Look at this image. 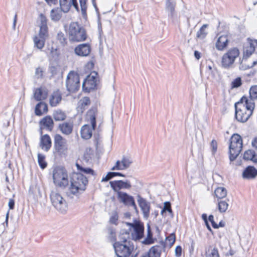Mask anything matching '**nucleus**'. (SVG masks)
I'll return each mask as SVG.
<instances>
[{
  "label": "nucleus",
  "instance_id": "obj_41",
  "mask_svg": "<svg viewBox=\"0 0 257 257\" xmlns=\"http://www.w3.org/2000/svg\"><path fill=\"white\" fill-rule=\"evenodd\" d=\"M93 156V151L90 148H87L83 155V160L88 163Z\"/></svg>",
  "mask_w": 257,
  "mask_h": 257
},
{
  "label": "nucleus",
  "instance_id": "obj_11",
  "mask_svg": "<svg viewBox=\"0 0 257 257\" xmlns=\"http://www.w3.org/2000/svg\"><path fill=\"white\" fill-rule=\"evenodd\" d=\"M69 40L71 42H78L80 40V25L78 22L70 24L68 31Z\"/></svg>",
  "mask_w": 257,
  "mask_h": 257
},
{
  "label": "nucleus",
  "instance_id": "obj_53",
  "mask_svg": "<svg viewBox=\"0 0 257 257\" xmlns=\"http://www.w3.org/2000/svg\"><path fill=\"white\" fill-rule=\"evenodd\" d=\"M43 69L41 67H38L36 69L35 76L36 78H42L43 76Z\"/></svg>",
  "mask_w": 257,
  "mask_h": 257
},
{
  "label": "nucleus",
  "instance_id": "obj_7",
  "mask_svg": "<svg viewBox=\"0 0 257 257\" xmlns=\"http://www.w3.org/2000/svg\"><path fill=\"white\" fill-rule=\"evenodd\" d=\"M239 55V50L233 48L223 54L221 59V65L223 68H229L232 67L235 60Z\"/></svg>",
  "mask_w": 257,
  "mask_h": 257
},
{
  "label": "nucleus",
  "instance_id": "obj_10",
  "mask_svg": "<svg viewBox=\"0 0 257 257\" xmlns=\"http://www.w3.org/2000/svg\"><path fill=\"white\" fill-rule=\"evenodd\" d=\"M252 54L256 57V60L252 61L251 67L254 66L257 63V40H249L248 43L244 48L243 59H247Z\"/></svg>",
  "mask_w": 257,
  "mask_h": 257
},
{
  "label": "nucleus",
  "instance_id": "obj_36",
  "mask_svg": "<svg viewBox=\"0 0 257 257\" xmlns=\"http://www.w3.org/2000/svg\"><path fill=\"white\" fill-rule=\"evenodd\" d=\"M155 239L153 237V234L151 230L150 225L148 226L147 228V235L145 238L143 243L145 244H150L154 242Z\"/></svg>",
  "mask_w": 257,
  "mask_h": 257
},
{
  "label": "nucleus",
  "instance_id": "obj_21",
  "mask_svg": "<svg viewBox=\"0 0 257 257\" xmlns=\"http://www.w3.org/2000/svg\"><path fill=\"white\" fill-rule=\"evenodd\" d=\"M164 245L160 242L158 244L152 246L147 254L150 257H160L162 252H165Z\"/></svg>",
  "mask_w": 257,
  "mask_h": 257
},
{
  "label": "nucleus",
  "instance_id": "obj_12",
  "mask_svg": "<svg viewBox=\"0 0 257 257\" xmlns=\"http://www.w3.org/2000/svg\"><path fill=\"white\" fill-rule=\"evenodd\" d=\"M113 245L117 257H128L132 252V248L127 244L115 242Z\"/></svg>",
  "mask_w": 257,
  "mask_h": 257
},
{
  "label": "nucleus",
  "instance_id": "obj_61",
  "mask_svg": "<svg viewBox=\"0 0 257 257\" xmlns=\"http://www.w3.org/2000/svg\"><path fill=\"white\" fill-rule=\"evenodd\" d=\"M10 209H13L15 205V201L13 199H10L8 203Z\"/></svg>",
  "mask_w": 257,
  "mask_h": 257
},
{
  "label": "nucleus",
  "instance_id": "obj_26",
  "mask_svg": "<svg viewBox=\"0 0 257 257\" xmlns=\"http://www.w3.org/2000/svg\"><path fill=\"white\" fill-rule=\"evenodd\" d=\"M257 175V170L252 166L246 167L242 173V177L245 179H251Z\"/></svg>",
  "mask_w": 257,
  "mask_h": 257
},
{
  "label": "nucleus",
  "instance_id": "obj_45",
  "mask_svg": "<svg viewBox=\"0 0 257 257\" xmlns=\"http://www.w3.org/2000/svg\"><path fill=\"white\" fill-rule=\"evenodd\" d=\"M45 157L44 155L38 154V163L42 169H44L47 166V163L45 160Z\"/></svg>",
  "mask_w": 257,
  "mask_h": 257
},
{
  "label": "nucleus",
  "instance_id": "obj_34",
  "mask_svg": "<svg viewBox=\"0 0 257 257\" xmlns=\"http://www.w3.org/2000/svg\"><path fill=\"white\" fill-rule=\"evenodd\" d=\"M243 159L245 160H251L253 162L257 163V155L251 150L245 151L244 153Z\"/></svg>",
  "mask_w": 257,
  "mask_h": 257
},
{
  "label": "nucleus",
  "instance_id": "obj_3",
  "mask_svg": "<svg viewBox=\"0 0 257 257\" xmlns=\"http://www.w3.org/2000/svg\"><path fill=\"white\" fill-rule=\"evenodd\" d=\"M229 145V160H235L240 154L242 148V140L240 135L234 134L230 138Z\"/></svg>",
  "mask_w": 257,
  "mask_h": 257
},
{
  "label": "nucleus",
  "instance_id": "obj_22",
  "mask_svg": "<svg viewBox=\"0 0 257 257\" xmlns=\"http://www.w3.org/2000/svg\"><path fill=\"white\" fill-rule=\"evenodd\" d=\"M95 175L93 170L89 168H84L81 166V183L86 186L88 183L89 176Z\"/></svg>",
  "mask_w": 257,
  "mask_h": 257
},
{
  "label": "nucleus",
  "instance_id": "obj_39",
  "mask_svg": "<svg viewBox=\"0 0 257 257\" xmlns=\"http://www.w3.org/2000/svg\"><path fill=\"white\" fill-rule=\"evenodd\" d=\"M130 233L125 230H121L118 236L120 240L126 244H127V240L130 238Z\"/></svg>",
  "mask_w": 257,
  "mask_h": 257
},
{
  "label": "nucleus",
  "instance_id": "obj_1",
  "mask_svg": "<svg viewBox=\"0 0 257 257\" xmlns=\"http://www.w3.org/2000/svg\"><path fill=\"white\" fill-rule=\"evenodd\" d=\"M254 106L252 100L242 97L235 104L236 119L241 122H246L252 115Z\"/></svg>",
  "mask_w": 257,
  "mask_h": 257
},
{
  "label": "nucleus",
  "instance_id": "obj_47",
  "mask_svg": "<svg viewBox=\"0 0 257 257\" xmlns=\"http://www.w3.org/2000/svg\"><path fill=\"white\" fill-rule=\"evenodd\" d=\"M168 211L171 216L173 217V211L171 209V203L169 202H166L164 203L163 209L161 211V214L163 215L164 213Z\"/></svg>",
  "mask_w": 257,
  "mask_h": 257
},
{
  "label": "nucleus",
  "instance_id": "obj_4",
  "mask_svg": "<svg viewBox=\"0 0 257 257\" xmlns=\"http://www.w3.org/2000/svg\"><path fill=\"white\" fill-rule=\"evenodd\" d=\"M53 179L54 184L60 187H65L68 184L67 172L63 167H58L54 169Z\"/></svg>",
  "mask_w": 257,
  "mask_h": 257
},
{
  "label": "nucleus",
  "instance_id": "obj_38",
  "mask_svg": "<svg viewBox=\"0 0 257 257\" xmlns=\"http://www.w3.org/2000/svg\"><path fill=\"white\" fill-rule=\"evenodd\" d=\"M214 193L217 198L222 199L226 197L227 191L224 188L219 187L215 190Z\"/></svg>",
  "mask_w": 257,
  "mask_h": 257
},
{
  "label": "nucleus",
  "instance_id": "obj_9",
  "mask_svg": "<svg viewBox=\"0 0 257 257\" xmlns=\"http://www.w3.org/2000/svg\"><path fill=\"white\" fill-rule=\"evenodd\" d=\"M126 224L131 227V238L133 240H140L144 236V227L142 223L136 220L134 223L126 222Z\"/></svg>",
  "mask_w": 257,
  "mask_h": 257
},
{
  "label": "nucleus",
  "instance_id": "obj_56",
  "mask_svg": "<svg viewBox=\"0 0 257 257\" xmlns=\"http://www.w3.org/2000/svg\"><path fill=\"white\" fill-rule=\"evenodd\" d=\"M241 78L239 77H238L234 79L232 82V88H237L239 86H240L241 85Z\"/></svg>",
  "mask_w": 257,
  "mask_h": 257
},
{
  "label": "nucleus",
  "instance_id": "obj_32",
  "mask_svg": "<svg viewBox=\"0 0 257 257\" xmlns=\"http://www.w3.org/2000/svg\"><path fill=\"white\" fill-rule=\"evenodd\" d=\"M59 128L63 134L68 135L71 133L73 125L71 123L65 122L60 124Z\"/></svg>",
  "mask_w": 257,
  "mask_h": 257
},
{
  "label": "nucleus",
  "instance_id": "obj_6",
  "mask_svg": "<svg viewBox=\"0 0 257 257\" xmlns=\"http://www.w3.org/2000/svg\"><path fill=\"white\" fill-rule=\"evenodd\" d=\"M50 199L53 206L59 212L65 213L67 210V204L65 199L57 191H52Z\"/></svg>",
  "mask_w": 257,
  "mask_h": 257
},
{
  "label": "nucleus",
  "instance_id": "obj_20",
  "mask_svg": "<svg viewBox=\"0 0 257 257\" xmlns=\"http://www.w3.org/2000/svg\"><path fill=\"white\" fill-rule=\"evenodd\" d=\"M60 9L64 13H67L72 5L77 12L79 11L76 0H59Z\"/></svg>",
  "mask_w": 257,
  "mask_h": 257
},
{
  "label": "nucleus",
  "instance_id": "obj_14",
  "mask_svg": "<svg viewBox=\"0 0 257 257\" xmlns=\"http://www.w3.org/2000/svg\"><path fill=\"white\" fill-rule=\"evenodd\" d=\"M54 148L59 154H65L68 150L66 140L60 135H56L54 137Z\"/></svg>",
  "mask_w": 257,
  "mask_h": 257
},
{
  "label": "nucleus",
  "instance_id": "obj_25",
  "mask_svg": "<svg viewBox=\"0 0 257 257\" xmlns=\"http://www.w3.org/2000/svg\"><path fill=\"white\" fill-rule=\"evenodd\" d=\"M48 95V90L45 87L37 88L34 92V97L37 101L44 100L46 98Z\"/></svg>",
  "mask_w": 257,
  "mask_h": 257
},
{
  "label": "nucleus",
  "instance_id": "obj_8",
  "mask_svg": "<svg viewBox=\"0 0 257 257\" xmlns=\"http://www.w3.org/2000/svg\"><path fill=\"white\" fill-rule=\"evenodd\" d=\"M80 78L78 73L74 71H70L67 76L66 87L70 92H75L79 88Z\"/></svg>",
  "mask_w": 257,
  "mask_h": 257
},
{
  "label": "nucleus",
  "instance_id": "obj_18",
  "mask_svg": "<svg viewBox=\"0 0 257 257\" xmlns=\"http://www.w3.org/2000/svg\"><path fill=\"white\" fill-rule=\"evenodd\" d=\"M137 201L143 212L144 217L148 219L150 216V203L139 195L137 196Z\"/></svg>",
  "mask_w": 257,
  "mask_h": 257
},
{
  "label": "nucleus",
  "instance_id": "obj_37",
  "mask_svg": "<svg viewBox=\"0 0 257 257\" xmlns=\"http://www.w3.org/2000/svg\"><path fill=\"white\" fill-rule=\"evenodd\" d=\"M207 24H204L197 32L196 38L202 40L204 39L207 35V32L206 31V29L207 28Z\"/></svg>",
  "mask_w": 257,
  "mask_h": 257
},
{
  "label": "nucleus",
  "instance_id": "obj_63",
  "mask_svg": "<svg viewBox=\"0 0 257 257\" xmlns=\"http://www.w3.org/2000/svg\"><path fill=\"white\" fill-rule=\"evenodd\" d=\"M48 5L51 6L56 4L57 0H45Z\"/></svg>",
  "mask_w": 257,
  "mask_h": 257
},
{
  "label": "nucleus",
  "instance_id": "obj_28",
  "mask_svg": "<svg viewBox=\"0 0 257 257\" xmlns=\"http://www.w3.org/2000/svg\"><path fill=\"white\" fill-rule=\"evenodd\" d=\"M38 22L40 27V32H48L47 20L46 17L43 14L40 15Z\"/></svg>",
  "mask_w": 257,
  "mask_h": 257
},
{
  "label": "nucleus",
  "instance_id": "obj_60",
  "mask_svg": "<svg viewBox=\"0 0 257 257\" xmlns=\"http://www.w3.org/2000/svg\"><path fill=\"white\" fill-rule=\"evenodd\" d=\"M211 147L212 148V151L213 152H215L217 148V142L215 140H212L211 143Z\"/></svg>",
  "mask_w": 257,
  "mask_h": 257
},
{
  "label": "nucleus",
  "instance_id": "obj_33",
  "mask_svg": "<svg viewBox=\"0 0 257 257\" xmlns=\"http://www.w3.org/2000/svg\"><path fill=\"white\" fill-rule=\"evenodd\" d=\"M48 111L47 105L44 102H40L35 108V113L37 115H41L43 113Z\"/></svg>",
  "mask_w": 257,
  "mask_h": 257
},
{
  "label": "nucleus",
  "instance_id": "obj_29",
  "mask_svg": "<svg viewBox=\"0 0 257 257\" xmlns=\"http://www.w3.org/2000/svg\"><path fill=\"white\" fill-rule=\"evenodd\" d=\"M41 128H46L51 131L53 126V121L50 116L43 118L40 121Z\"/></svg>",
  "mask_w": 257,
  "mask_h": 257
},
{
  "label": "nucleus",
  "instance_id": "obj_19",
  "mask_svg": "<svg viewBox=\"0 0 257 257\" xmlns=\"http://www.w3.org/2000/svg\"><path fill=\"white\" fill-rule=\"evenodd\" d=\"M48 37V33L40 32L34 36L33 41L34 46L38 49H42L45 45L46 39Z\"/></svg>",
  "mask_w": 257,
  "mask_h": 257
},
{
  "label": "nucleus",
  "instance_id": "obj_13",
  "mask_svg": "<svg viewBox=\"0 0 257 257\" xmlns=\"http://www.w3.org/2000/svg\"><path fill=\"white\" fill-rule=\"evenodd\" d=\"M80 187V174L78 172L73 173L71 178V185L69 188L68 195L71 194L76 195L79 193Z\"/></svg>",
  "mask_w": 257,
  "mask_h": 257
},
{
  "label": "nucleus",
  "instance_id": "obj_57",
  "mask_svg": "<svg viewBox=\"0 0 257 257\" xmlns=\"http://www.w3.org/2000/svg\"><path fill=\"white\" fill-rule=\"evenodd\" d=\"M208 220L211 222V224L213 228H218L219 226L217 224L214 220V216L212 215H210L208 217Z\"/></svg>",
  "mask_w": 257,
  "mask_h": 257
},
{
  "label": "nucleus",
  "instance_id": "obj_35",
  "mask_svg": "<svg viewBox=\"0 0 257 257\" xmlns=\"http://www.w3.org/2000/svg\"><path fill=\"white\" fill-rule=\"evenodd\" d=\"M61 10L59 8L52 9L51 11L50 17L53 21H58L62 17Z\"/></svg>",
  "mask_w": 257,
  "mask_h": 257
},
{
  "label": "nucleus",
  "instance_id": "obj_59",
  "mask_svg": "<svg viewBox=\"0 0 257 257\" xmlns=\"http://www.w3.org/2000/svg\"><path fill=\"white\" fill-rule=\"evenodd\" d=\"M182 247L180 246H176L175 248V255L177 257H180L181 255Z\"/></svg>",
  "mask_w": 257,
  "mask_h": 257
},
{
  "label": "nucleus",
  "instance_id": "obj_16",
  "mask_svg": "<svg viewBox=\"0 0 257 257\" xmlns=\"http://www.w3.org/2000/svg\"><path fill=\"white\" fill-rule=\"evenodd\" d=\"M117 197L119 202L127 206H132L135 210H137V207L133 196L130 195L126 192H118Z\"/></svg>",
  "mask_w": 257,
  "mask_h": 257
},
{
  "label": "nucleus",
  "instance_id": "obj_48",
  "mask_svg": "<svg viewBox=\"0 0 257 257\" xmlns=\"http://www.w3.org/2000/svg\"><path fill=\"white\" fill-rule=\"evenodd\" d=\"M250 99L253 101V99H257V85H254L250 87L249 90Z\"/></svg>",
  "mask_w": 257,
  "mask_h": 257
},
{
  "label": "nucleus",
  "instance_id": "obj_64",
  "mask_svg": "<svg viewBox=\"0 0 257 257\" xmlns=\"http://www.w3.org/2000/svg\"><path fill=\"white\" fill-rule=\"evenodd\" d=\"M252 145L257 149V137L252 141Z\"/></svg>",
  "mask_w": 257,
  "mask_h": 257
},
{
  "label": "nucleus",
  "instance_id": "obj_51",
  "mask_svg": "<svg viewBox=\"0 0 257 257\" xmlns=\"http://www.w3.org/2000/svg\"><path fill=\"white\" fill-rule=\"evenodd\" d=\"M94 67V60L93 57L91 56V60H90L84 66V70L86 72H88L91 70Z\"/></svg>",
  "mask_w": 257,
  "mask_h": 257
},
{
  "label": "nucleus",
  "instance_id": "obj_24",
  "mask_svg": "<svg viewBox=\"0 0 257 257\" xmlns=\"http://www.w3.org/2000/svg\"><path fill=\"white\" fill-rule=\"evenodd\" d=\"M52 145L51 139L48 135H42L40 139V147L41 148L47 152L49 150Z\"/></svg>",
  "mask_w": 257,
  "mask_h": 257
},
{
  "label": "nucleus",
  "instance_id": "obj_2",
  "mask_svg": "<svg viewBox=\"0 0 257 257\" xmlns=\"http://www.w3.org/2000/svg\"><path fill=\"white\" fill-rule=\"evenodd\" d=\"M97 109L95 107L91 108L87 112L85 119L87 121H90L92 128L88 124H85L81 127V138L87 140L92 137V130H94L96 127V114Z\"/></svg>",
  "mask_w": 257,
  "mask_h": 257
},
{
  "label": "nucleus",
  "instance_id": "obj_15",
  "mask_svg": "<svg viewBox=\"0 0 257 257\" xmlns=\"http://www.w3.org/2000/svg\"><path fill=\"white\" fill-rule=\"evenodd\" d=\"M109 184L113 190L116 192L117 195L118 192H123L120 191L121 189H130L132 187V185L129 180H117L109 182Z\"/></svg>",
  "mask_w": 257,
  "mask_h": 257
},
{
  "label": "nucleus",
  "instance_id": "obj_31",
  "mask_svg": "<svg viewBox=\"0 0 257 257\" xmlns=\"http://www.w3.org/2000/svg\"><path fill=\"white\" fill-rule=\"evenodd\" d=\"M175 241V235L172 233L170 234L168 237H166L165 241H161L160 242L161 244H163L164 246V248H170L174 244Z\"/></svg>",
  "mask_w": 257,
  "mask_h": 257
},
{
  "label": "nucleus",
  "instance_id": "obj_50",
  "mask_svg": "<svg viewBox=\"0 0 257 257\" xmlns=\"http://www.w3.org/2000/svg\"><path fill=\"white\" fill-rule=\"evenodd\" d=\"M118 216L116 211H113L111 213V216L109 219V222L112 224L116 225L117 224Z\"/></svg>",
  "mask_w": 257,
  "mask_h": 257
},
{
  "label": "nucleus",
  "instance_id": "obj_55",
  "mask_svg": "<svg viewBox=\"0 0 257 257\" xmlns=\"http://www.w3.org/2000/svg\"><path fill=\"white\" fill-rule=\"evenodd\" d=\"M114 177V172H109L105 177L102 178L101 182H107Z\"/></svg>",
  "mask_w": 257,
  "mask_h": 257
},
{
  "label": "nucleus",
  "instance_id": "obj_44",
  "mask_svg": "<svg viewBox=\"0 0 257 257\" xmlns=\"http://www.w3.org/2000/svg\"><path fill=\"white\" fill-rule=\"evenodd\" d=\"M82 3V1H81V4ZM83 19L84 20V25L85 26L89 25V22L87 21V17L86 14V7L85 6H83L81 4V19Z\"/></svg>",
  "mask_w": 257,
  "mask_h": 257
},
{
  "label": "nucleus",
  "instance_id": "obj_30",
  "mask_svg": "<svg viewBox=\"0 0 257 257\" xmlns=\"http://www.w3.org/2000/svg\"><path fill=\"white\" fill-rule=\"evenodd\" d=\"M91 40L89 38V42L81 44V56H88L90 55L91 51Z\"/></svg>",
  "mask_w": 257,
  "mask_h": 257
},
{
  "label": "nucleus",
  "instance_id": "obj_49",
  "mask_svg": "<svg viewBox=\"0 0 257 257\" xmlns=\"http://www.w3.org/2000/svg\"><path fill=\"white\" fill-rule=\"evenodd\" d=\"M176 4L174 1H168L166 2V8L167 10L170 12L171 15H173L175 7Z\"/></svg>",
  "mask_w": 257,
  "mask_h": 257
},
{
  "label": "nucleus",
  "instance_id": "obj_54",
  "mask_svg": "<svg viewBox=\"0 0 257 257\" xmlns=\"http://www.w3.org/2000/svg\"><path fill=\"white\" fill-rule=\"evenodd\" d=\"M91 101L88 97H84L81 100V108L83 106H88L90 104ZM83 111L81 110V113Z\"/></svg>",
  "mask_w": 257,
  "mask_h": 257
},
{
  "label": "nucleus",
  "instance_id": "obj_27",
  "mask_svg": "<svg viewBox=\"0 0 257 257\" xmlns=\"http://www.w3.org/2000/svg\"><path fill=\"white\" fill-rule=\"evenodd\" d=\"M62 99L61 94L58 90L53 92L50 97V104L52 106H56L60 103Z\"/></svg>",
  "mask_w": 257,
  "mask_h": 257
},
{
  "label": "nucleus",
  "instance_id": "obj_5",
  "mask_svg": "<svg viewBox=\"0 0 257 257\" xmlns=\"http://www.w3.org/2000/svg\"><path fill=\"white\" fill-rule=\"evenodd\" d=\"M97 76V73L93 71L86 77L82 84L84 92L89 93L97 89L99 83Z\"/></svg>",
  "mask_w": 257,
  "mask_h": 257
},
{
  "label": "nucleus",
  "instance_id": "obj_58",
  "mask_svg": "<svg viewBox=\"0 0 257 257\" xmlns=\"http://www.w3.org/2000/svg\"><path fill=\"white\" fill-rule=\"evenodd\" d=\"M89 38L86 34L85 30L81 28V41H85L87 39L89 40Z\"/></svg>",
  "mask_w": 257,
  "mask_h": 257
},
{
  "label": "nucleus",
  "instance_id": "obj_17",
  "mask_svg": "<svg viewBox=\"0 0 257 257\" xmlns=\"http://www.w3.org/2000/svg\"><path fill=\"white\" fill-rule=\"evenodd\" d=\"M133 163L132 158L129 156H123L121 161L117 160L111 170H123L128 168Z\"/></svg>",
  "mask_w": 257,
  "mask_h": 257
},
{
  "label": "nucleus",
  "instance_id": "obj_52",
  "mask_svg": "<svg viewBox=\"0 0 257 257\" xmlns=\"http://www.w3.org/2000/svg\"><path fill=\"white\" fill-rule=\"evenodd\" d=\"M59 55V52L56 48L51 47L50 52V56L53 59H56Z\"/></svg>",
  "mask_w": 257,
  "mask_h": 257
},
{
  "label": "nucleus",
  "instance_id": "obj_62",
  "mask_svg": "<svg viewBox=\"0 0 257 257\" xmlns=\"http://www.w3.org/2000/svg\"><path fill=\"white\" fill-rule=\"evenodd\" d=\"M75 53L78 56L80 55V45H78L76 47L75 49Z\"/></svg>",
  "mask_w": 257,
  "mask_h": 257
},
{
  "label": "nucleus",
  "instance_id": "obj_23",
  "mask_svg": "<svg viewBox=\"0 0 257 257\" xmlns=\"http://www.w3.org/2000/svg\"><path fill=\"white\" fill-rule=\"evenodd\" d=\"M229 40L227 35L220 36L216 42V48L219 51L224 50L228 46Z\"/></svg>",
  "mask_w": 257,
  "mask_h": 257
},
{
  "label": "nucleus",
  "instance_id": "obj_43",
  "mask_svg": "<svg viewBox=\"0 0 257 257\" xmlns=\"http://www.w3.org/2000/svg\"><path fill=\"white\" fill-rule=\"evenodd\" d=\"M108 231V238L111 242L115 241L116 238V232L115 230L112 227H109L107 229Z\"/></svg>",
  "mask_w": 257,
  "mask_h": 257
},
{
  "label": "nucleus",
  "instance_id": "obj_42",
  "mask_svg": "<svg viewBox=\"0 0 257 257\" xmlns=\"http://www.w3.org/2000/svg\"><path fill=\"white\" fill-rule=\"evenodd\" d=\"M53 116L56 121H62L66 118L65 113L60 110L56 111L53 114Z\"/></svg>",
  "mask_w": 257,
  "mask_h": 257
},
{
  "label": "nucleus",
  "instance_id": "obj_40",
  "mask_svg": "<svg viewBox=\"0 0 257 257\" xmlns=\"http://www.w3.org/2000/svg\"><path fill=\"white\" fill-rule=\"evenodd\" d=\"M228 207V203L226 201L220 200L218 202V209L220 213H224Z\"/></svg>",
  "mask_w": 257,
  "mask_h": 257
},
{
  "label": "nucleus",
  "instance_id": "obj_46",
  "mask_svg": "<svg viewBox=\"0 0 257 257\" xmlns=\"http://www.w3.org/2000/svg\"><path fill=\"white\" fill-rule=\"evenodd\" d=\"M206 257H220L217 248L214 247L210 250H208L206 252Z\"/></svg>",
  "mask_w": 257,
  "mask_h": 257
}]
</instances>
